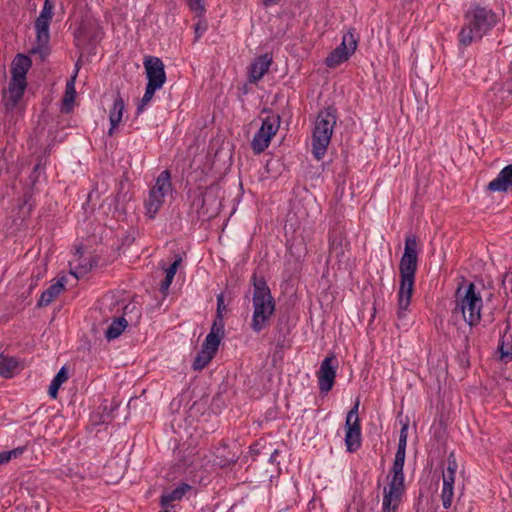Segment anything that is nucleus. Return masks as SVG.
<instances>
[{
	"instance_id": "473e14b6",
	"label": "nucleus",
	"mask_w": 512,
	"mask_h": 512,
	"mask_svg": "<svg viewBox=\"0 0 512 512\" xmlns=\"http://www.w3.org/2000/svg\"><path fill=\"white\" fill-rule=\"evenodd\" d=\"M23 448H16L10 451L0 452V465L8 463L12 458H17L23 453Z\"/></svg>"
},
{
	"instance_id": "c85d7f7f",
	"label": "nucleus",
	"mask_w": 512,
	"mask_h": 512,
	"mask_svg": "<svg viewBox=\"0 0 512 512\" xmlns=\"http://www.w3.org/2000/svg\"><path fill=\"white\" fill-rule=\"evenodd\" d=\"M182 261V258L180 256H177L176 259L173 261V263L165 270V279L162 281L160 285V291L165 293L168 291L174 276L178 270V267L180 266Z\"/></svg>"
},
{
	"instance_id": "f8f14e48",
	"label": "nucleus",
	"mask_w": 512,
	"mask_h": 512,
	"mask_svg": "<svg viewBox=\"0 0 512 512\" xmlns=\"http://www.w3.org/2000/svg\"><path fill=\"white\" fill-rule=\"evenodd\" d=\"M53 9V2L51 0H45L42 11L35 21L38 48H44L49 42V25L53 17Z\"/></svg>"
},
{
	"instance_id": "a878e982",
	"label": "nucleus",
	"mask_w": 512,
	"mask_h": 512,
	"mask_svg": "<svg viewBox=\"0 0 512 512\" xmlns=\"http://www.w3.org/2000/svg\"><path fill=\"white\" fill-rule=\"evenodd\" d=\"M190 490V485L182 483L172 491L163 493L161 496L162 506L167 507L171 502L181 500L184 497V495Z\"/></svg>"
},
{
	"instance_id": "412c9836",
	"label": "nucleus",
	"mask_w": 512,
	"mask_h": 512,
	"mask_svg": "<svg viewBox=\"0 0 512 512\" xmlns=\"http://www.w3.org/2000/svg\"><path fill=\"white\" fill-rule=\"evenodd\" d=\"M31 67V60L28 56L19 54L12 62L11 79L26 82V74Z\"/></svg>"
},
{
	"instance_id": "6ab92c4d",
	"label": "nucleus",
	"mask_w": 512,
	"mask_h": 512,
	"mask_svg": "<svg viewBox=\"0 0 512 512\" xmlns=\"http://www.w3.org/2000/svg\"><path fill=\"white\" fill-rule=\"evenodd\" d=\"M67 277L62 275L54 279L51 285L42 292L38 306H47L52 303L65 289Z\"/></svg>"
},
{
	"instance_id": "1a4fd4ad",
	"label": "nucleus",
	"mask_w": 512,
	"mask_h": 512,
	"mask_svg": "<svg viewBox=\"0 0 512 512\" xmlns=\"http://www.w3.org/2000/svg\"><path fill=\"white\" fill-rule=\"evenodd\" d=\"M279 127V115H269L263 119L260 129L254 135L251 142V147L255 154H260L268 148Z\"/></svg>"
},
{
	"instance_id": "4c0bfd02",
	"label": "nucleus",
	"mask_w": 512,
	"mask_h": 512,
	"mask_svg": "<svg viewBox=\"0 0 512 512\" xmlns=\"http://www.w3.org/2000/svg\"><path fill=\"white\" fill-rule=\"evenodd\" d=\"M223 302H224L223 295L222 294L218 295V297H217V317L215 320H217L218 317H222L221 310L223 307ZM221 319L223 320V318H221Z\"/></svg>"
},
{
	"instance_id": "72a5a7b5",
	"label": "nucleus",
	"mask_w": 512,
	"mask_h": 512,
	"mask_svg": "<svg viewBox=\"0 0 512 512\" xmlns=\"http://www.w3.org/2000/svg\"><path fill=\"white\" fill-rule=\"evenodd\" d=\"M188 5L190 10L195 14V16H204L206 9L203 0H189Z\"/></svg>"
},
{
	"instance_id": "aec40b11",
	"label": "nucleus",
	"mask_w": 512,
	"mask_h": 512,
	"mask_svg": "<svg viewBox=\"0 0 512 512\" xmlns=\"http://www.w3.org/2000/svg\"><path fill=\"white\" fill-rule=\"evenodd\" d=\"M221 202L218 199L215 191L207 190L203 194L201 214L208 218L214 217L220 211Z\"/></svg>"
},
{
	"instance_id": "f03ea898",
	"label": "nucleus",
	"mask_w": 512,
	"mask_h": 512,
	"mask_svg": "<svg viewBox=\"0 0 512 512\" xmlns=\"http://www.w3.org/2000/svg\"><path fill=\"white\" fill-rule=\"evenodd\" d=\"M497 22L492 10L473 6L465 14V22L459 33V41L467 46L474 40L481 39Z\"/></svg>"
},
{
	"instance_id": "39448f33",
	"label": "nucleus",
	"mask_w": 512,
	"mask_h": 512,
	"mask_svg": "<svg viewBox=\"0 0 512 512\" xmlns=\"http://www.w3.org/2000/svg\"><path fill=\"white\" fill-rule=\"evenodd\" d=\"M336 121L337 116L333 108L319 112L312 132V153L315 159L321 160L325 156Z\"/></svg>"
},
{
	"instance_id": "f704fd0d",
	"label": "nucleus",
	"mask_w": 512,
	"mask_h": 512,
	"mask_svg": "<svg viewBox=\"0 0 512 512\" xmlns=\"http://www.w3.org/2000/svg\"><path fill=\"white\" fill-rule=\"evenodd\" d=\"M195 34L196 40H198L207 30V23L205 20H199V22L195 25Z\"/></svg>"
},
{
	"instance_id": "c756f323",
	"label": "nucleus",
	"mask_w": 512,
	"mask_h": 512,
	"mask_svg": "<svg viewBox=\"0 0 512 512\" xmlns=\"http://www.w3.org/2000/svg\"><path fill=\"white\" fill-rule=\"evenodd\" d=\"M127 327V321L124 317L115 319L107 328L105 336L108 340H113L119 337Z\"/></svg>"
},
{
	"instance_id": "b1692460",
	"label": "nucleus",
	"mask_w": 512,
	"mask_h": 512,
	"mask_svg": "<svg viewBox=\"0 0 512 512\" xmlns=\"http://www.w3.org/2000/svg\"><path fill=\"white\" fill-rule=\"evenodd\" d=\"M125 109V103L123 98L120 96V94H117V96L114 99L113 107L111 108L109 112V121H110V128H109V135H112L114 133V130L120 125L122 122V116Z\"/></svg>"
},
{
	"instance_id": "dca6fc26",
	"label": "nucleus",
	"mask_w": 512,
	"mask_h": 512,
	"mask_svg": "<svg viewBox=\"0 0 512 512\" xmlns=\"http://www.w3.org/2000/svg\"><path fill=\"white\" fill-rule=\"evenodd\" d=\"M26 89V82L11 79L7 91L3 94V102L7 111L17 108Z\"/></svg>"
},
{
	"instance_id": "58836bf2",
	"label": "nucleus",
	"mask_w": 512,
	"mask_h": 512,
	"mask_svg": "<svg viewBox=\"0 0 512 512\" xmlns=\"http://www.w3.org/2000/svg\"><path fill=\"white\" fill-rule=\"evenodd\" d=\"M278 2H279V0H263V3L266 6L274 5V4L278 3Z\"/></svg>"
},
{
	"instance_id": "bb28decb",
	"label": "nucleus",
	"mask_w": 512,
	"mask_h": 512,
	"mask_svg": "<svg viewBox=\"0 0 512 512\" xmlns=\"http://www.w3.org/2000/svg\"><path fill=\"white\" fill-rule=\"evenodd\" d=\"M77 77V71L66 83L65 95L63 97L62 111L69 112L76 98L75 81Z\"/></svg>"
},
{
	"instance_id": "5701e85b",
	"label": "nucleus",
	"mask_w": 512,
	"mask_h": 512,
	"mask_svg": "<svg viewBox=\"0 0 512 512\" xmlns=\"http://www.w3.org/2000/svg\"><path fill=\"white\" fill-rule=\"evenodd\" d=\"M271 64V58L265 54L257 57L250 66V80L256 82L260 80L268 71Z\"/></svg>"
},
{
	"instance_id": "c9c22d12",
	"label": "nucleus",
	"mask_w": 512,
	"mask_h": 512,
	"mask_svg": "<svg viewBox=\"0 0 512 512\" xmlns=\"http://www.w3.org/2000/svg\"><path fill=\"white\" fill-rule=\"evenodd\" d=\"M62 384H60L59 382H56V380H52L51 381V384L49 386V390H48V394L50 395L51 398L55 399L58 395V391H59V388L61 387Z\"/></svg>"
},
{
	"instance_id": "7ed1b4c3",
	"label": "nucleus",
	"mask_w": 512,
	"mask_h": 512,
	"mask_svg": "<svg viewBox=\"0 0 512 512\" xmlns=\"http://www.w3.org/2000/svg\"><path fill=\"white\" fill-rule=\"evenodd\" d=\"M253 315L251 328L254 332L262 331L275 312V300L271 295L266 281L262 278L253 277Z\"/></svg>"
},
{
	"instance_id": "423d86ee",
	"label": "nucleus",
	"mask_w": 512,
	"mask_h": 512,
	"mask_svg": "<svg viewBox=\"0 0 512 512\" xmlns=\"http://www.w3.org/2000/svg\"><path fill=\"white\" fill-rule=\"evenodd\" d=\"M224 337V321L221 317L214 320L210 332L202 344L201 351L198 353L193 362L194 370H202L205 368L216 354L221 340Z\"/></svg>"
},
{
	"instance_id": "f257e3e1",
	"label": "nucleus",
	"mask_w": 512,
	"mask_h": 512,
	"mask_svg": "<svg viewBox=\"0 0 512 512\" xmlns=\"http://www.w3.org/2000/svg\"><path fill=\"white\" fill-rule=\"evenodd\" d=\"M418 265V242L415 235L405 238L404 253L400 259V286L398 290V317L404 318L411 303Z\"/></svg>"
},
{
	"instance_id": "ea45409f",
	"label": "nucleus",
	"mask_w": 512,
	"mask_h": 512,
	"mask_svg": "<svg viewBox=\"0 0 512 512\" xmlns=\"http://www.w3.org/2000/svg\"><path fill=\"white\" fill-rule=\"evenodd\" d=\"M277 453H278V451H277V450H275V451H274V453H273V454H272V456H271V459H273L274 457H276V454H277Z\"/></svg>"
},
{
	"instance_id": "cd10ccee",
	"label": "nucleus",
	"mask_w": 512,
	"mask_h": 512,
	"mask_svg": "<svg viewBox=\"0 0 512 512\" xmlns=\"http://www.w3.org/2000/svg\"><path fill=\"white\" fill-rule=\"evenodd\" d=\"M19 362L12 357L0 356V376L10 378L18 369Z\"/></svg>"
},
{
	"instance_id": "4be33fe9",
	"label": "nucleus",
	"mask_w": 512,
	"mask_h": 512,
	"mask_svg": "<svg viewBox=\"0 0 512 512\" xmlns=\"http://www.w3.org/2000/svg\"><path fill=\"white\" fill-rule=\"evenodd\" d=\"M407 438H408V423H404L401 427L399 442H398V449H397V452L395 455V459H394L392 468L403 470L404 463H405Z\"/></svg>"
},
{
	"instance_id": "7c9ffc66",
	"label": "nucleus",
	"mask_w": 512,
	"mask_h": 512,
	"mask_svg": "<svg viewBox=\"0 0 512 512\" xmlns=\"http://www.w3.org/2000/svg\"><path fill=\"white\" fill-rule=\"evenodd\" d=\"M498 352L500 354V359L502 361H506L507 359L512 358V336L511 335H503L500 339Z\"/></svg>"
},
{
	"instance_id": "2f4dec72",
	"label": "nucleus",
	"mask_w": 512,
	"mask_h": 512,
	"mask_svg": "<svg viewBox=\"0 0 512 512\" xmlns=\"http://www.w3.org/2000/svg\"><path fill=\"white\" fill-rule=\"evenodd\" d=\"M160 88L158 87H155V85H146V90H145V93L142 97V99L140 100L139 104H138V107H137V114H140L142 113L146 106L150 103V101L152 100L153 96H154V93L159 90Z\"/></svg>"
},
{
	"instance_id": "20e7f679",
	"label": "nucleus",
	"mask_w": 512,
	"mask_h": 512,
	"mask_svg": "<svg viewBox=\"0 0 512 512\" xmlns=\"http://www.w3.org/2000/svg\"><path fill=\"white\" fill-rule=\"evenodd\" d=\"M482 308L483 300L474 283L457 289L454 313H460L470 327L479 324Z\"/></svg>"
},
{
	"instance_id": "9d476101",
	"label": "nucleus",
	"mask_w": 512,
	"mask_h": 512,
	"mask_svg": "<svg viewBox=\"0 0 512 512\" xmlns=\"http://www.w3.org/2000/svg\"><path fill=\"white\" fill-rule=\"evenodd\" d=\"M359 400L347 413L345 421V445L348 452H356L362 443L361 426L358 416Z\"/></svg>"
},
{
	"instance_id": "e433bc0d",
	"label": "nucleus",
	"mask_w": 512,
	"mask_h": 512,
	"mask_svg": "<svg viewBox=\"0 0 512 512\" xmlns=\"http://www.w3.org/2000/svg\"><path fill=\"white\" fill-rule=\"evenodd\" d=\"M53 379L56 380V382H59L60 384L66 382L68 379V373L66 368L62 367Z\"/></svg>"
},
{
	"instance_id": "2eb2a0df",
	"label": "nucleus",
	"mask_w": 512,
	"mask_h": 512,
	"mask_svg": "<svg viewBox=\"0 0 512 512\" xmlns=\"http://www.w3.org/2000/svg\"><path fill=\"white\" fill-rule=\"evenodd\" d=\"M144 68L147 77V85H155L162 88L166 82V73L161 59L154 56H148L144 59Z\"/></svg>"
},
{
	"instance_id": "4468645a",
	"label": "nucleus",
	"mask_w": 512,
	"mask_h": 512,
	"mask_svg": "<svg viewBox=\"0 0 512 512\" xmlns=\"http://www.w3.org/2000/svg\"><path fill=\"white\" fill-rule=\"evenodd\" d=\"M457 462L452 455L448 458L447 468L443 471L442 474V492H441V500L442 505L445 509H448L452 506L453 498H454V483H455V475L457 470Z\"/></svg>"
},
{
	"instance_id": "9b49d317",
	"label": "nucleus",
	"mask_w": 512,
	"mask_h": 512,
	"mask_svg": "<svg viewBox=\"0 0 512 512\" xmlns=\"http://www.w3.org/2000/svg\"><path fill=\"white\" fill-rule=\"evenodd\" d=\"M357 48V38L349 31L344 34L342 42L326 58V65L334 68L347 61Z\"/></svg>"
},
{
	"instance_id": "393cba45",
	"label": "nucleus",
	"mask_w": 512,
	"mask_h": 512,
	"mask_svg": "<svg viewBox=\"0 0 512 512\" xmlns=\"http://www.w3.org/2000/svg\"><path fill=\"white\" fill-rule=\"evenodd\" d=\"M70 274L76 279H79L86 275L93 267V263L90 259H81V255L76 254L74 259L69 262Z\"/></svg>"
},
{
	"instance_id": "0eeeda50",
	"label": "nucleus",
	"mask_w": 512,
	"mask_h": 512,
	"mask_svg": "<svg viewBox=\"0 0 512 512\" xmlns=\"http://www.w3.org/2000/svg\"><path fill=\"white\" fill-rule=\"evenodd\" d=\"M405 493L404 473L391 468L388 483L383 488L382 512H396Z\"/></svg>"
},
{
	"instance_id": "ddd939ff",
	"label": "nucleus",
	"mask_w": 512,
	"mask_h": 512,
	"mask_svg": "<svg viewBox=\"0 0 512 512\" xmlns=\"http://www.w3.org/2000/svg\"><path fill=\"white\" fill-rule=\"evenodd\" d=\"M338 362L334 355L325 357L316 373L319 390L328 393L334 386Z\"/></svg>"
},
{
	"instance_id": "a211bd4d",
	"label": "nucleus",
	"mask_w": 512,
	"mask_h": 512,
	"mask_svg": "<svg viewBox=\"0 0 512 512\" xmlns=\"http://www.w3.org/2000/svg\"><path fill=\"white\" fill-rule=\"evenodd\" d=\"M490 192L507 193L512 190V164L505 166L487 185Z\"/></svg>"
},
{
	"instance_id": "f3484780",
	"label": "nucleus",
	"mask_w": 512,
	"mask_h": 512,
	"mask_svg": "<svg viewBox=\"0 0 512 512\" xmlns=\"http://www.w3.org/2000/svg\"><path fill=\"white\" fill-rule=\"evenodd\" d=\"M349 243L341 233H333L329 241V259H335L338 262L347 260Z\"/></svg>"
},
{
	"instance_id": "6e6552de",
	"label": "nucleus",
	"mask_w": 512,
	"mask_h": 512,
	"mask_svg": "<svg viewBox=\"0 0 512 512\" xmlns=\"http://www.w3.org/2000/svg\"><path fill=\"white\" fill-rule=\"evenodd\" d=\"M172 192L171 175L168 170L162 171L156 178L145 200L146 214L153 219L165 202V198Z\"/></svg>"
}]
</instances>
